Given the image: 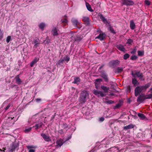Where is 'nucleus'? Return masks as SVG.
<instances>
[{
    "label": "nucleus",
    "instance_id": "nucleus-42",
    "mask_svg": "<svg viewBox=\"0 0 152 152\" xmlns=\"http://www.w3.org/2000/svg\"><path fill=\"white\" fill-rule=\"evenodd\" d=\"M68 126L67 124L66 123L63 124L62 125V128L64 129L67 128Z\"/></svg>",
    "mask_w": 152,
    "mask_h": 152
},
{
    "label": "nucleus",
    "instance_id": "nucleus-29",
    "mask_svg": "<svg viewBox=\"0 0 152 152\" xmlns=\"http://www.w3.org/2000/svg\"><path fill=\"white\" fill-rule=\"evenodd\" d=\"M148 93H150L151 94L147 95L148 97L146 98L150 99L152 98V87L150 88L149 90L148 91Z\"/></svg>",
    "mask_w": 152,
    "mask_h": 152
},
{
    "label": "nucleus",
    "instance_id": "nucleus-57",
    "mask_svg": "<svg viewBox=\"0 0 152 152\" xmlns=\"http://www.w3.org/2000/svg\"><path fill=\"white\" fill-rule=\"evenodd\" d=\"M96 31H97V32H98L100 34V33H102V31L100 29H98Z\"/></svg>",
    "mask_w": 152,
    "mask_h": 152
},
{
    "label": "nucleus",
    "instance_id": "nucleus-12",
    "mask_svg": "<svg viewBox=\"0 0 152 152\" xmlns=\"http://www.w3.org/2000/svg\"><path fill=\"white\" fill-rule=\"evenodd\" d=\"M121 3L123 5H125L127 6L132 5L134 4L132 1H122V2Z\"/></svg>",
    "mask_w": 152,
    "mask_h": 152
},
{
    "label": "nucleus",
    "instance_id": "nucleus-27",
    "mask_svg": "<svg viewBox=\"0 0 152 152\" xmlns=\"http://www.w3.org/2000/svg\"><path fill=\"white\" fill-rule=\"evenodd\" d=\"M86 2V7L87 9V10L91 12H92L93 11V10L92 9L90 5L88 4V3L85 1Z\"/></svg>",
    "mask_w": 152,
    "mask_h": 152
},
{
    "label": "nucleus",
    "instance_id": "nucleus-1",
    "mask_svg": "<svg viewBox=\"0 0 152 152\" xmlns=\"http://www.w3.org/2000/svg\"><path fill=\"white\" fill-rule=\"evenodd\" d=\"M151 86V83H148L145 85L138 86L134 89V95L135 96H137L142 92H144L147 88Z\"/></svg>",
    "mask_w": 152,
    "mask_h": 152
},
{
    "label": "nucleus",
    "instance_id": "nucleus-9",
    "mask_svg": "<svg viewBox=\"0 0 152 152\" xmlns=\"http://www.w3.org/2000/svg\"><path fill=\"white\" fill-rule=\"evenodd\" d=\"M19 146L18 144L13 143L11 145L10 148H9V151L10 152L15 151L16 148Z\"/></svg>",
    "mask_w": 152,
    "mask_h": 152
},
{
    "label": "nucleus",
    "instance_id": "nucleus-22",
    "mask_svg": "<svg viewBox=\"0 0 152 152\" xmlns=\"http://www.w3.org/2000/svg\"><path fill=\"white\" fill-rule=\"evenodd\" d=\"M116 47L118 50L121 51L123 52L125 50V49L124 47V46L122 45H117L116 46Z\"/></svg>",
    "mask_w": 152,
    "mask_h": 152
},
{
    "label": "nucleus",
    "instance_id": "nucleus-54",
    "mask_svg": "<svg viewBox=\"0 0 152 152\" xmlns=\"http://www.w3.org/2000/svg\"><path fill=\"white\" fill-rule=\"evenodd\" d=\"M136 50L135 49H134L131 52V53H132V54H134L136 52Z\"/></svg>",
    "mask_w": 152,
    "mask_h": 152
},
{
    "label": "nucleus",
    "instance_id": "nucleus-32",
    "mask_svg": "<svg viewBox=\"0 0 152 152\" xmlns=\"http://www.w3.org/2000/svg\"><path fill=\"white\" fill-rule=\"evenodd\" d=\"M38 26L39 28L43 30L45 26V24L44 23L42 22L38 25Z\"/></svg>",
    "mask_w": 152,
    "mask_h": 152
},
{
    "label": "nucleus",
    "instance_id": "nucleus-28",
    "mask_svg": "<svg viewBox=\"0 0 152 152\" xmlns=\"http://www.w3.org/2000/svg\"><path fill=\"white\" fill-rule=\"evenodd\" d=\"M130 26L131 29L132 30H134L135 29V24L133 20L130 21Z\"/></svg>",
    "mask_w": 152,
    "mask_h": 152
},
{
    "label": "nucleus",
    "instance_id": "nucleus-5",
    "mask_svg": "<svg viewBox=\"0 0 152 152\" xmlns=\"http://www.w3.org/2000/svg\"><path fill=\"white\" fill-rule=\"evenodd\" d=\"M83 39V37L81 35H75L71 37L72 40L74 41V43H78Z\"/></svg>",
    "mask_w": 152,
    "mask_h": 152
},
{
    "label": "nucleus",
    "instance_id": "nucleus-7",
    "mask_svg": "<svg viewBox=\"0 0 152 152\" xmlns=\"http://www.w3.org/2000/svg\"><path fill=\"white\" fill-rule=\"evenodd\" d=\"M148 97V95L144 96L142 94L140 95V96L138 97L137 99V101L138 102H142L144 101L145 99H149V98H146Z\"/></svg>",
    "mask_w": 152,
    "mask_h": 152
},
{
    "label": "nucleus",
    "instance_id": "nucleus-48",
    "mask_svg": "<svg viewBox=\"0 0 152 152\" xmlns=\"http://www.w3.org/2000/svg\"><path fill=\"white\" fill-rule=\"evenodd\" d=\"M14 118V117H13V118L12 117H9L7 120L8 121H11V122H12V121H11L12 119Z\"/></svg>",
    "mask_w": 152,
    "mask_h": 152
},
{
    "label": "nucleus",
    "instance_id": "nucleus-31",
    "mask_svg": "<svg viewBox=\"0 0 152 152\" xmlns=\"http://www.w3.org/2000/svg\"><path fill=\"white\" fill-rule=\"evenodd\" d=\"M80 81V79L78 77H75L74 78V81L73 82L75 84H78Z\"/></svg>",
    "mask_w": 152,
    "mask_h": 152
},
{
    "label": "nucleus",
    "instance_id": "nucleus-33",
    "mask_svg": "<svg viewBox=\"0 0 152 152\" xmlns=\"http://www.w3.org/2000/svg\"><path fill=\"white\" fill-rule=\"evenodd\" d=\"M62 59L64 61H66L67 62H68L70 58L67 56H66L63 57Z\"/></svg>",
    "mask_w": 152,
    "mask_h": 152
},
{
    "label": "nucleus",
    "instance_id": "nucleus-18",
    "mask_svg": "<svg viewBox=\"0 0 152 152\" xmlns=\"http://www.w3.org/2000/svg\"><path fill=\"white\" fill-rule=\"evenodd\" d=\"M134 125L132 124H130L128 125H127L123 127V129L124 130H127L128 129H131L134 127Z\"/></svg>",
    "mask_w": 152,
    "mask_h": 152
},
{
    "label": "nucleus",
    "instance_id": "nucleus-19",
    "mask_svg": "<svg viewBox=\"0 0 152 152\" xmlns=\"http://www.w3.org/2000/svg\"><path fill=\"white\" fill-rule=\"evenodd\" d=\"M137 115L141 119L144 120L145 121L148 120L147 118L145 117V115L142 113H138Z\"/></svg>",
    "mask_w": 152,
    "mask_h": 152
},
{
    "label": "nucleus",
    "instance_id": "nucleus-25",
    "mask_svg": "<svg viewBox=\"0 0 152 152\" xmlns=\"http://www.w3.org/2000/svg\"><path fill=\"white\" fill-rule=\"evenodd\" d=\"M71 21L74 26L75 27L77 26V24L78 23V21L77 19L73 18H72Z\"/></svg>",
    "mask_w": 152,
    "mask_h": 152
},
{
    "label": "nucleus",
    "instance_id": "nucleus-36",
    "mask_svg": "<svg viewBox=\"0 0 152 152\" xmlns=\"http://www.w3.org/2000/svg\"><path fill=\"white\" fill-rule=\"evenodd\" d=\"M137 58V57L135 56H132L131 57L130 59L132 60H135Z\"/></svg>",
    "mask_w": 152,
    "mask_h": 152
},
{
    "label": "nucleus",
    "instance_id": "nucleus-59",
    "mask_svg": "<svg viewBox=\"0 0 152 152\" xmlns=\"http://www.w3.org/2000/svg\"><path fill=\"white\" fill-rule=\"evenodd\" d=\"M115 94H114L113 93H111L110 94H109L108 95L109 96H115Z\"/></svg>",
    "mask_w": 152,
    "mask_h": 152
},
{
    "label": "nucleus",
    "instance_id": "nucleus-15",
    "mask_svg": "<svg viewBox=\"0 0 152 152\" xmlns=\"http://www.w3.org/2000/svg\"><path fill=\"white\" fill-rule=\"evenodd\" d=\"M99 17L100 19L107 25H109V23L108 22L107 19L105 18L103 15L101 14H99Z\"/></svg>",
    "mask_w": 152,
    "mask_h": 152
},
{
    "label": "nucleus",
    "instance_id": "nucleus-6",
    "mask_svg": "<svg viewBox=\"0 0 152 152\" xmlns=\"http://www.w3.org/2000/svg\"><path fill=\"white\" fill-rule=\"evenodd\" d=\"M100 72L101 74V77L103 79L104 81L108 82L109 81L108 76L104 70H101Z\"/></svg>",
    "mask_w": 152,
    "mask_h": 152
},
{
    "label": "nucleus",
    "instance_id": "nucleus-45",
    "mask_svg": "<svg viewBox=\"0 0 152 152\" xmlns=\"http://www.w3.org/2000/svg\"><path fill=\"white\" fill-rule=\"evenodd\" d=\"M31 129V128L30 127L29 128H28V129H26L24 130V131L25 133H27L30 132Z\"/></svg>",
    "mask_w": 152,
    "mask_h": 152
},
{
    "label": "nucleus",
    "instance_id": "nucleus-60",
    "mask_svg": "<svg viewBox=\"0 0 152 152\" xmlns=\"http://www.w3.org/2000/svg\"><path fill=\"white\" fill-rule=\"evenodd\" d=\"M104 66V64H102L100 66V67L99 68V69H101Z\"/></svg>",
    "mask_w": 152,
    "mask_h": 152
},
{
    "label": "nucleus",
    "instance_id": "nucleus-47",
    "mask_svg": "<svg viewBox=\"0 0 152 152\" xmlns=\"http://www.w3.org/2000/svg\"><path fill=\"white\" fill-rule=\"evenodd\" d=\"M102 81V80L101 79H97L95 80V83L96 82H100Z\"/></svg>",
    "mask_w": 152,
    "mask_h": 152
},
{
    "label": "nucleus",
    "instance_id": "nucleus-13",
    "mask_svg": "<svg viewBox=\"0 0 152 152\" xmlns=\"http://www.w3.org/2000/svg\"><path fill=\"white\" fill-rule=\"evenodd\" d=\"M83 21L86 25L89 26L90 24V19L88 17L85 16L83 18Z\"/></svg>",
    "mask_w": 152,
    "mask_h": 152
},
{
    "label": "nucleus",
    "instance_id": "nucleus-63",
    "mask_svg": "<svg viewBox=\"0 0 152 152\" xmlns=\"http://www.w3.org/2000/svg\"><path fill=\"white\" fill-rule=\"evenodd\" d=\"M131 115L133 118L134 117H137V116H136V115Z\"/></svg>",
    "mask_w": 152,
    "mask_h": 152
},
{
    "label": "nucleus",
    "instance_id": "nucleus-51",
    "mask_svg": "<svg viewBox=\"0 0 152 152\" xmlns=\"http://www.w3.org/2000/svg\"><path fill=\"white\" fill-rule=\"evenodd\" d=\"M104 120V118L103 117H102L99 118V121L101 122H103Z\"/></svg>",
    "mask_w": 152,
    "mask_h": 152
},
{
    "label": "nucleus",
    "instance_id": "nucleus-20",
    "mask_svg": "<svg viewBox=\"0 0 152 152\" xmlns=\"http://www.w3.org/2000/svg\"><path fill=\"white\" fill-rule=\"evenodd\" d=\"M56 143L57 145L56 146V148H58L59 147H60L63 145V143L62 140H57Z\"/></svg>",
    "mask_w": 152,
    "mask_h": 152
},
{
    "label": "nucleus",
    "instance_id": "nucleus-46",
    "mask_svg": "<svg viewBox=\"0 0 152 152\" xmlns=\"http://www.w3.org/2000/svg\"><path fill=\"white\" fill-rule=\"evenodd\" d=\"M105 103L108 104H111L114 103L113 101L110 100L106 102Z\"/></svg>",
    "mask_w": 152,
    "mask_h": 152
},
{
    "label": "nucleus",
    "instance_id": "nucleus-62",
    "mask_svg": "<svg viewBox=\"0 0 152 152\" xmlns=\"http://www.w3.org/2000/svg\"><path fill=\"white\" fill-rule=\"evenodd\" d=\"M0 152H5V151L4 150H2L0 149Z\"/></svg>",
    "mask_w": 152,
    "mask_h": 152
},
{
    "label": "nucleus",
    "instance_id": "nucleus-11",
    "mask_svg": "<svg viewBox=\"0 0 152 152\" xmlns=\"http://www.w3.org/2000/svg\"><path fill=\"white\" fill-rule=\"evenodd\" d=\"M43 125L44 126V124L42 122L40 121L36 124L34 126H33V127L35 129L37 130L41 128Z\"/></svg>",
    "mask_w": 152,
    "mask_h": 152
},
{
    "label": "nucleus",
    "instance_id": "nucleus-37",
    "mask_svg": "<svg viewBox=\"0 0 152 152\" xmlns=\"http://www.w3.org/2000/svg\"><path fill=\"white\" fill-rule=\"evenodd\" d=\"M65 17L64 19V20H61V22L62 23H67L68 22V21L67 20L66 17L65 15Z\"/></svg>",
    "mask_w": 152,
    "mask_h": 152
},
{
    "label": "nucleus",
    "instance_id": "nucleus-41",
    "mask_svg": "<svg viewBox=\"0 0 152 152\" xmlns=\"http://www.w3.org/2000/svg\"><path fill=\"white\" fill-rule=\"evenodd\" d=\"M11 37L10 36H8L6 39V42L8 43L11 40Z\"/></svg>",
    "mask_w": 152,
    "mask_h": 152
},
{
    "label": "nucleus",
    "instance_id": "nucleus-3",
    "mask_svg": "<svg viewBox=\"0 0 152 152\" xmlns=\"http://www.w3.org/2000/svg\"><path fill=\"white\" fill-rule=\"evenodd\" d=\"M131 75L133 77L139 78V80H141L143 81L145 80L142 73L140 71L137 70L132 71Z\"/></svg>",
    "mask_w": 152,
    "mask_h": 152
},
{
    "label": "nucleus",
    "instance_id": "nucleus-16",
    "mask_svg": "<svg viewBox=\"0 0 152 152\" xmlns=\"http://www.w3.org/2000/svg\"><path fill=\"white\" fill-rule=\"evenodd\" d=\"M106 35L104 33H100L97 37H96V39H98L101 41L103 40L105 38Z\"/></svg>",
    "mask_w": 152,
    "mask_h": 152
},
{
    "label": "nucleus",
    "instance_id": "nucleus-56",
    "mask_svg": "<svg viewBox=\"0 0 152 152\" xmlns=\"http://www.w3.org/2000/svg\"><path fill=\"white\" fill-rule=\"evenodd\" d=\"M28 149H29L30 148H33L34 147L32 146H27Z\"/></svg>",
    "mask_w": 152,
    "mask_h": 152
},
{
    "label": "nucleus",
    "instance_id": "nucleus-43",
    "mask_svg": "<svg viewBox=\"0 0 152 152\" xmlns=\"http://www.w3.org/2000/svg\"><path fill=\"white\" fill-rule=\"evenodd\" d=\"M109 29L110 31L112 33L115 34V32L113 29L111 27H109Z\"/></svg>",
    "mask_w": 152,
    "mask_h": 152
},
{
    "label": "nucleus",
    "instance_id": "nucleus-2",
    "mask_svg": "<svg viewBox=\"0 0 152 152\" xmlns=\"http://www.w3.org/2000/svg\"><path fill=\"white\" fill-rule=\"evenodd\" d=\"M89 93L85 90L82 91L80 94L79 100L80 102L82 104L84 103L89 98Z\"/></svg>",
    "mask_w": 152,
    "mask_h": 152
},
{
    "label": "nucleus",
    "instance_id": "nucleus-4",
    "mask_svg": "<svg viewBox=\"0 0 152 152\" xmlns=\"http://www.w3.org/2000/svg\"><path fill=\"white\" fill-rule=\"evenodd\" d=\"M120 61L118 60H112L110 61L108 64L109 66L112 68H114L116 66L120 65Z\"/></svg>",
    "mask_w": 152,
    "mask_h": 152
},
{
    "label": "nucleus",
    "instance_id": "nucleus-44",
    "mask_svg": "<svg viewBox=\"0 0 152 152\" xmlns=\"http://www.w3.org/2000/svg\"><path fill=\"white\" fill-rule=\"evenodd\" d=\"M145 4L147 5V6H149L151 4V2L149 1H145Z\"/></svg>",
    "mask_w": 152,
    "mask_h": 152
},
{
    "label": "nucleus",
    "instance_id": "nucleus-34",
    "mask_svg": "<svg viewBox=\"0 0 152 152\" xmlns=\"http://www.w3.org/2000/svg\"><path fill=\"white\" fill-rule=\"evenodd\" d=\"M64 61L63 59H60L59 60L58 62L57 63L56 65L57 66H58L60 65H61L63 64Z\"/></svg>",
    "mask_w": 152,
    "mask_h": 152
},
{
    "label": "nucleus",
    "instance_id": "nucleus-17",
    "mask_svg": "<svg viewBox=\"0 0 152 152\" xmlns=\"http://www.w3.org/2000/svg\"><path fill=\"white\" fill-rule=\"evenodd\" d=\"M101 89L103 91V93L104 94L107 93L109 90L108 87H107L103 85H101L100 86Z\"/></svg>",
    "mask_w": 152,
    "mask_h": 152
},
{
    "label": "nucleus",
    "instance_id": "nucleus-40",
    "mask_svg": "<svg viewBox=\"0 0 152 152\" xmlns=\"http://www.w3.org/2000/svg\"><path fill=\"white\" fill-rule=\"evenodd\" d=\"M133 42V40L132 39H129L127 40V43L131 45Z\"/></svg>",
    "mask_w": 152,
    "mask_h": 152
},
{
    "label": "nucleus",
    "instance_id": "nucleus-53",
    "mask_svg": "<svg viewBox=\"0 0 152 152\" xmlns=\"http://www.w3.org/2000/svg\"><path fill=\"white\" fill-rule=\"evenodd\" d=\"M58 132L61 134H62L64 133L62 129L59 130L58 131Z\"/></svg>",
    "mask_w": 152,
    "mask_h": 152
},
{
    "label": "nucleus",
    "instance_id": "nucleus-14",
    "mask_svg": "<svg viewBox=\"0 0 152 152\" xmlns=\"http://www.w3.org/2000/svg\"><path fill=\"white\" fill-rule=\"evenodd\" d=\"M41 135L45 141L49 142L51 141L50 137L47 136L45 134L42 133L41 134Z\"/></svg>",
    "mask_w": 152,
    "mask_h": 152
},
{
    "label": "nucleus",
    "instance_id": "nucleus-24",
    "mask_svg": "<svg viewBox=\"0 0 152 152\" xmlns=\"http://www.w3.org/2000/svg\"><path fill=\"white\" fill-rule=\"evenodd\" d=\"M123 104V102L120 100L119 102L114 106V109H118Z\"/></svg>",
    "mask_w": 152,
    "mask_h": 152
},
{
    "label": "nucleus",
    "instance_id": "nucleus-10",
    "mask_svg": "<svg viewBox=\"0 0 152 152\" xmlns=\"http://www.w3.org/2000/svg\"><path fill=\"white\" fill-rule=\"evenodd\" d=\"M51 33L53 36H57L58 35V28L57 27H53L51 31Z\"/></svg>",
    "mask_w": 152,
    "mask_h": 152
},
{
    "label": "nucleus",
    "instance_id": "nucleus-8",
    "mask_svg": "<svg viewBox=\"0 0 152 152\" xmlns=\"http://www.w3.org/2000/svg\"><path fill=\"white\" fill-rule=\"evenodd\" d=\"M93 93L96 96L99 95V94H101L100 96L103 97L106 96V94H104L103 92L100 90L94 89L93 91Z\"/></svg>",
    "mask_w": 152,
    "mask_h": 152
},
{
    "label": "nucleus",
    "instance_id": "nucleus-21",
    "mask_svg": "<svg viewBox=\"0 0 152 152\" xmlns=\"http://www.w3.org/2000/svg\"><path fill=\"white\" fill-rule=\"evenodd\" d=\"M132 82L134 86H136L137 85H138L139 84V82L135 78H132Z\"/></svg>",
    "mask_w": 152,
    "mask_h": 152
},
{
    "label": "nucleus",
    "instance_id": "nucleus-26",
    "mask_svg": "<svg viewBox=\"0 0 152 152\" xmlns=\"http://www.w3.org/2000/svg\"><path fill=\"white\" fill-rule=\"evenodd\" d=\"M123 68L122 67H118L115 70V73H120L123 71Z\"/></svg>",
    "mask_w": 152,
    "mask_h": 152
},
{
    "label": "nucleus",
    "instance_id": "nucleus-49",
    "mask_svg": "<svg viewBox=\"0 0 152 152\" xmlns=\"http://www.w3.org/2000/svg\"><path fill=\"white\" fill-rule=\"evenodd\" d=\"M34 43L35 44H39V42L38 41V39H34L33 41Z\"/></svg>",
    "mask_w": 152,
    "mask_h": 152
},
{
    "label": "nucleus",
    "instance_id": "nucleus-23",
    "mask_svg": "<svg viewBox=\"0 0 152 152\" xmlns=\"http://www.w3.org/2000/svg\"><path fill=\"white\" fill-rule=\"evenodd\" d=\"M39 58L37 57H35L30 64V66L32 67L33 65L38 61Z\"/></svg>",
    "mask_w": 152,
    "mask_h": 152
},
{
    "label": "nucleus",
    "instance_id": "nucleus-52",
    "mask_svg": "<svg viewBox=\"0 0 152 152\" xmlns=\"http://www.w3.org/2000/svg\"><path fill=\"white\" fill-rule=\"evenodd\" d=\"M10 104H9L5 108V111H6L10 107Z\"/></svg>",
    "mask_w": 152,
    "mask_h": 152
},
{
    "label": "nucleus",
    "instance_id": "nucleus-55",
    "mask_svg": "<svg viewBox=\"0 0 152 152\" xmlns=\"http://www.w3.org/2000/svg\"><path fill=\"white\" fill-rule=\"evenodd\" d=\"M128 90L127 91L129 92L131 91V88L130 86H129L127 87Z\"/></svg>",
    "mask_w": 152,
    "mask_h": 152
},
{
    "label": "nucleus",
    "instance_id": "nucleus-38",
    "mask_svg": "<svg viewBox=\"0 0 152 152\" xmlns=\"http://www.w3.org/2000/svg\"><path fill=\"white\" fill-rule=\"evenodd\" d=\"M129 57V55L128 53H126L124 55V58L125 60L127 59Z\"/></svg>",
    "mask_w": 152,
    "mask_h": 152
},
{
    "label": "nucleus",
    "instance_id": "nucleus-64",
    "mask_svg": "<svg viewBox=\"0 0 152 152\" xmlns=\"http://www.w3.org/2000/svg\"><path fill=\"white\" fill-rule=\"evenodd\" d=\"M50 42L49 41H47L46 42V43H47V44H48Z\"/></svg>",
    "mask_w": 152,
    "mask_h": 152
},
{
    "label": "nucleus",
    "instance_id": "nucleus-50",
    "mask_svg": "<svg viewBox=\"0 0 152 152\" xmlns=\"http://www.w3.org/2000/svg\"><path fill=\"white\" fill-rule=\"evenodd\" d=\"M35 101L36 102L39 103L41 101V99L39 98H37L35 99Z\"/></svg>",
    "mask_w": 152,
    "mask_h": 152
},
{
    "label": "nucleus",
    "instance_id": "nucleus-35",
    "mask_svg": "<svg viewBox=\"0 0 152 152\" xmlns=\"http://www.w3.org/2000/svg\"><path fill=\"white\" fill-rule=\"evenodd\" d=\"M4 33L1 29H0V40L3 37Z\"/></svg>",
    "mask_w": 152,
    "mask_h": 152
},
{
    "label": "nucleus",
    "instance_id": "nucleus-61",
    "mask_svg": "<svg viewBox=\"0 0 152 152\" xmlns=\"http://www.w3.org/2000/svg\"><path fill=\"white\" fill-rule=\"evenodd\" d=\"M38 44H35L34 45V46L36 47V48L38 46Z\"/></svg>",
    "mask_w": 152,
    "mask_h": 152
},
{
    "label": "nucleus",
    "instance_id": "nucleus-58",
    "mask_svg": "<svg viewBox=\"0 0 152 152\" xmlns=\"http://www.w3.org/2000/svg\"><path fill=\"white\" fill-rule=\"evenodd\" d=\"M35 150L33 149H30L29 150V152H35Z\"/></svg>",
    "mask_w": 152,
    "mask_h": 152
},
{
    "label": "nucleus",
    "instance_id": "nucleus-30",
    "mask_svg": "<svg viewBox=\"0 0 152 152\" xmlns=\"http://www.w3.org/2000/svg\"><path fill=\"white\" fill-rule=\"evenodd\" d=\"M16 83L18 85L21 83V80L19 77V75H17L15 78Z\"/></svg>",
    "mask_w": 152,
    "mask_h": 152
},
{
    "label": "nucleus",
    "instance_id": "nucleus-39",
    "mask_svg": "<svg viewBox=\"0 0 152 152\" xmlns=\"http://www.w3.org/2000/svg\"><path fill=\"white\" fill-rule=\"evenodd\" d=\"M144 52L141 51H138V55L139 56H142L144 55Z\"/></svg>",
    "mask_w": 152,
    "mask_h": 152
}]
</instances>
